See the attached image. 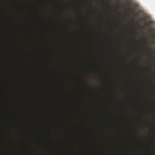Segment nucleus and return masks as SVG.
<instances>
[{"label": "nucleus", "mask_w": 155, "mask_h": 155, "mask_svg": "<svg viewBox=\"0 0 155 155\" xmlns=\"http://www.w3.org/2000/svg\"><path fill=\"white\" fill-rule=\"evenodd\" d=\"M148 50H150V48L149 47H148Z\"/></svg>", "instance_id": "nucleus-3"}, {"label": "nucleus", "mask_w": 155, "mask_h": 155, "mask_svg": "<svg viewBox=\"0 0 155 155\" xmlns=\"http://www.w3.org/2000/svg\"><path fill=\"white\" fill-rule=\"evenodd\" d=\"M135 9V8H133V9H131V11L133 12L134 11Z\"/></svg>", "instance_id": "nucleus-2"}, {"label": "nucleus", "mask_w": 155, "mask_h": 155, "mask_svg": "<svg viewBox=\"0 0 155 155\" xmlns=\"http://www.w3.org/2000/svg\"><path fill=\"white\" fill-rule=\"evenodd\" d=\"M154 77H155V75H154Z\"/></svg>", "instance_id": "nucleus-4"}, {"label": "nucleus", "mask_w": 155, "mask_h": 155, "mask_svg": "<svg viewBox=\"0 0 155 155\" xmlns=\"http://www.w3.org/2000/svg\"><path fill=\"white\" fill-rule=\"evenodd\" d=\"M139 13L138 12H137L136 14V16H137L138 15H139Z\"/></svg>", "instance_id": "nucleus-1"}]
</instances>
